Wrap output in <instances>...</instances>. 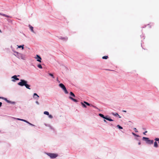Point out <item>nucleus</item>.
Here are the masks:
<instances>
[{"instance_id":"nucleus-4","label":"nucleus","mask_w":159,"mask_h":159,"mask_svg":"<svg viewBox=\"0 0 159 159\" xmlns=\"http://www.w3.org/2000/svg\"><path fill=\"white\" fill-rule=\"evenodd\" d=\"M59 86L62 89L65 94H67L68 93V92L67 90L65 85L63 84L62 83L59 84Z\"/></svg>"},{"instance_id":"nucleus-1","label":"nucleus","mask_w":159,"mask_h":159,"mask_svg":"<svg viewBox=\"0 0 159 159\" xmlns=\"http://www.w3.org/2000/svg\"><path fill=\"white\" fill-rule=\"evenodd\" d=\"M98 115L101 117L103 119H105L106 120L109 121H113L114 120L111 118L108 115H107L105 116L103 114L101 113H99Z\"/></svg>"},{"instance_id":"nucleus-40","label":"nucleus","mask_w":159,"mask_h":159,"mask_svg":"<svg viewBox=\"0 0 159 159\" xmlns=\"http://www.w3.org/2000/svg\"><path fill=\"white\" fill-rule=\"evenodd\" d=\"M35 103H36L38 105H39V102L38 101H36L35 102Z\"/></svg>"},{"instance_id":"nucleus-26","label":"nucleus","mask_w":159,"mask_h":159,"mask_svg":"<svg viewBox=\"0 0 159 159\" xmlns=\"http://www.w3.org/2000/svg\"><path fill=\"white\" fill-rule=\"evenodd\" d=\"M108 58V57L107 56H105L102 57V59H107Z\"/></svg>"},{"instance_id":"nucleus-46","label":"nucleus","mask_w":159,"mask_h":159,"mask_svg":"<svg viewBox=\"0 0 159 159\" xmlns=\"http://www.w3.org/2000/svg\"><path fill=\"white\" fill-rule=\"evenodd\" d=\"M148 25L149 26L150 28H151V27L152 25H150V24H148Z\"/></svg>"},{"instance_id":"nucleus-10","label":"nucleus","mask_w":159,"mask_h":159,"mask_svg":"<svg viewBox=\"0 0 159 159\" xmlns=\"http://www.w3.org/2000/svg\"><path fill=\"white\" fill-rule=\"evenodd\" d=\"M33 98L36 100H38L39 98V96L37 93H34L33 94Z\"/></svg>"},{"instance_id":"nucleus-52","label":"nucleus","mask_w":159,"mask_h":159,"mask_svg":"<svg viewBox=\"0 0 159 159\" xmlns=\"http://www.w3.org/2000/svg\"><path fill=\"white\" fill-rule=\"evenodd\" d=\"M141 46L142 47V43H141Z\"/></svg>"},{"instance_id":"nucleus-44","label":"nucleus","mask_w":159,"mask_h":159,"mask_svg":"<svg viewBox=\"0 0 159 159\" xmlns=\"http://www.w3.org/2000/svg\"><path fill=\"white\" fill-rule=\"evenodd\" d=\"M104 122L107 123V121L105 119H104Z\"/></svg>"},{"instance_id":"nucleus-11","label":"nucleus","mask_w":159,"mask_h":159,"mask_svg":"<svg viewBox=\"0 0 159 159\" xmlns=\"http://www.w3.org/2000/svg\"><path fill=\"white\" fill-rule=\"evenodd\" d=\"M11 118L15 119H16V120H20L21 121H22L24 122H26V120H27L25 119L19 118H16L14 117H11Z\"/></svg>"},{"instance_id":"nucleus-34","label":"nucleus","mask_w":159,"mask_h":159,"mask_svg":"<svg viewBox=\"0 0 159 159\" xmlns=\"http://www.w3.org/2000/svg\"><path fill=\"white\" fill-rule=\"evenodd\" d=\"M0 15H1V16H2L5 17L6 14L2 13H0Z\"/></svg>"},{"instance_id":"nucleus-31","label":"nucleus","mask_w":159,"mask_h":159,"mask_svg":"<svg viewBox=\"0 0 159 159\" xmlns=\"http://www.w3.org/2000/svg\"><path fill=\"white\" fill-rule=\"evenodd\" d=\"M154 140L156 141H158L159 142V138H156L155 139H154Z\"/></svg>"},{"instance_id":"nucleus-13","label":"nucleus","mask_w":159,"mask_h":159,"mask_svg":"<svg viewBox=\"0 0 159 159\" xmlns=\"http://www.w3.org/2000/svg\"><path fill=\"white\" fill-rule=\"evenodd\" d=\"M59 39L62 40H65V41H67L68 40V38L67 37H64L62 36H61L59 37Z\"/></svg>"},{"instance_id":"nucleus-30","label":"nucleus","mask_w":159,"mask_h":159,"mask_svg":"<svg viewBox=\"0 0 159 159\" xmlns=\"http://www.w3.org/2000/svg\"><path fill=\"white\" fill-rule=\"evenodd\" d=\"M140 37L141 38H143V39H144L145 38V36L143 34H142V35H140Z\"/></svg>"},{"instance_id":"nucleus-22","label":"nucleus","mask_w":159,"mask_h":159,"mask_svg":"<svg viewBox=\"0 0 159 159\" xmlns=\"http://www.w3.org/2000/svg\"><path fill=\"white\" fill-rule=\"evenodd\" d=\"M24 45H17L18 46V48H21L23 50L24 49Z\"/></svg>"},{"instance_id":"nucleus-7","label":"nucleus","mask_w":159,"mask_h":159,"mask_svg":"<svg viewBox=\"0 0 159 159\" xmlns=\"http://www.w3.org/2000/svg\"><path fill=\"white\" fill-rule=\"evenodd\" d=\"M46 154L51 158H56L58 156V155L57 153H47Z\"/></svg>"},{"instance_id":"nucleus-38","label":"nucleus","mask_w":159,"mask_h":159,"mask_svg":"<svg viewBox=\"0 0 159 159\" xmlns=\"http://www.w3.org/2000/svg\"><path fill=\"white\" fill-rule=\"evenodd\" d=\"M5 17H7V18H10V17H11V16L7 15H6Z\"/></svg>"},{"instance_id":"nucleus-53","label":"nucleus","mask_w":159,"mask_h":159,"mask_svg":"<svg viewBox=\"0 0 159 159\" xmlns=\"http://www.w3.org/2000/svg\"><path fill=\"white\" fill-rule=\"evenodd\" d=\"M110 125H111V126H112V125H112V124H111Z\"/></svg>"},{"instance_id":"nucleus-41","label":"nucleus","mask_w":159,"mask_h":159,"mask_svg":"<svg viewBox=\"0 0 159 159\" xmlns=\"http://www.w3.org/2000/svg\"><path fill=\"white\" fill-rule=\"evenodd\" d=\"M57 81L58 82V83H60V81H59V80H58V78H57Z\"/></svg>"},{"instance_id":"nucleus-27","label":"nucleus","mask_w":159,"mask_h":159,"mask_svg":"<svg viewBox=\"0 0 159 159\" xmlns=\"http://www.w3.org/2000/svg\"><path fill=\"white\" fill-rule=\"evenodd\" d=\"M43 114L44 115L48 116L49 115V112L48 111H44L43 112Z\"/></svg>"},{"instance_id":"nucleus-12","label":"nucleus","mask_w":159,"mask_h":159,"mask_svg":"<svg viewBox=\"0 0 159 159\" xmlns=\"http://www.w3.org/2000/svg\"><path fill=\"white\" fill-rule=\"evenodd\" d=\"M111 114L116 117H118L119 118H121V116H120L117 113L112 112Z\"/></svg>"},{"instance_id":"nucleus-19","label":"nucleus","mask_w":159,"mask_h":159,"mask_svg":"<svg viewBox=\"0 0 159 159\" xmlns=\"http://www.w3.org/2000/svg\"><path fill=\"white\" fill-rule=\"evenodd\" d=\"M70 96H72L74 98L75 97V94L71 91L70 92Z\"/></svg>"},{"instance_id":"nucleus-33","label":"nucleus","mask_w":159,"mask_h":159,"mask_svg":"<svg viewBox=\"0 0 159 159\" xmlns=\"http://www.w3.org/2000/svg\"><path fill=\"white\" fill-rule=\"evenodd\" d=\"M48 117L49 118L52 119L53 118V116L49 114V115H48Z\"/></svg>"},{"instance_id":"nucleus-23","label":"nucleus","mask_w":159,"mask_h":159,"mask_svg":"<svg viewBox=\"0 0 159 159\" xmlns=\"http://www.w3.org/2000/svg\"><path fill=\"white\" fill-rule=\"evenodd\" d=\"M116 127L119 129H123V127L121 126L120 125H118L116 126Z\"/></svg>"},{"instance_id":"nucleus-29","label":"nucleus","mask_w":159,"mask_h":159,"mask_svg":"<svg viewBox=\"0 0 159 159\" xmlns=\"http://www.w3.org/2000/svg\"><path fill=\"white\" fill-rule=\"evenodd\" d=\"M37 67L40 68V69H42V66L40 64H38L37 66Z\"/></svg>"},{"instance_id":"nucleus-35","label":"nucleus","mask_w":159,"mask_h":159,"mask_svg":"<svg viewBox=\"0 0 159 159\" xmlns=\"http://www.w3.org/2000/svg\"><path fill=\"white\" fill-rule=\"evenodd\" d=\"M7 20L9 22H12V20H11L10 19H7Z\"/></svg>"},{"instance_id":"nucleus-3","label":"nucleus","mask_w":159,"mask_h":159,"mask_svg":"<svg viewBox=\"0 0 159 159\" xmlns=\"http://www.w3.org/2000/svg\"><path fill=\"white\" fill-rule=\"evenodd\" d=\"M142 140L146 142V143L148 144H153L154 143L153 140H150L149 138L143 137L142 138Z\"/></svg>"},{"instance_id":"nucleus-6","label":"nucleus","mask_w":159,"mask_h":159,"mask_svg":"<svg viewBox=\"0 0 159 159\" xmlns=\"http://www.w3.org/2000/svg\"><path fill=\"white\" fill-rule=\"evenodd\" d=\"M0 99H2L4 100L7 103H9L10 104L14 105L16 103V102H15L12 101L10 100H8L7 99V98H4L3 97H0Z\"/></svg>"},{"instance_id":"nucleus-55","label":"nucleus","mask_w":159,"mask_h":159,"mask_svg":"<svg viewBox=\"0 0 159 159\" xmlns=\"http://www.w3.org/2000/svg\"><path fill=\"white\" fill-rule=\"evenodd\" d=\"M142 48H143V49H145L143 47H142Z\"/></svg>"},{"instance_id":"nucleus-32","label":"nucleus","mask_w":159,"mask_h":159,"mask_svg":"<svg viewBox=\"0 0 159 159\" xmlns=\"http://www.w3.org/2000/svg\"><path fill=\"white\" fill-rule=\"evenodd\" d=\"M48 127H49L51 129L53 130H54V129L50 125H48Z\"/></svg>"},{"instance_id":"nucleus-47","label":"nucleus","mask_w":159,"mask_h":159,"mask_svg":"<svg viewBox=\"0 0 159 159\" xmlns=\"http://www.w3.org/2000/svg\"><path fill=\"white\" fill-rule=\"evenodd\" d=\"M146 26H147L146 25H144V26H143L142 28H145L146 27Z\"/></svg>"},{"instance_id":"nucleus-51","label":"nucleus","mask_w":159,"mask_h":159,"mask_svg":"<svg viewBox=\"0 0 159 159\" xmlns=\"http://www.w3.org/2000/svg\"><path fill=\"white\" fill-rule=\"evenodd\" d=\"M12 51L14 52H16V51H14V49H12Z\"/></svg>"},{"instance_id":"nucleus-17","label":"nucleus","mask_w":159,"mask_h":159,"mask_svg":"<svg viewBox=\"0 0 159 159\" xmlns=\"http://www.w3.org/2000/svg\"><path fill=\"white\" fill-rule=\"evenodd\" d=\"M25 87L27 89H31L30 88V85L28 84L27 83L25 85Z\"/></svg>"},{"instance_id":"nucleus-45","label":"nucleus","mask_w":159,"mask_h":159,"mask_svg":"<svg viewBox=\"0 0 159 159\" xmlns=\"http://www.w3.org/2000/svg\"><path fill=\"white\" fill-rule=\"evenodd\" d=\"M138 145H140L141 144V141H139V143H138Z\"/></svg>"},{"instance_id":"nucleus-15","label":"nucleus","mask_w":159,"mask_h":159,"mask_svg":"<svg viewBox=\"0 0 159 159\" xmlns=\"http://www.w3.org/2000/svg\"><path fill=\"white\" fill-rule=\"evenodd\" d=\"M81 104L82 107L83 108H87V105L84 103V101L83 102H81Z\"/></svg>"},{"instance_id":"nucleus-25","label":"nucleus","mask_w":159,"mask_h":159,"mask_svg":"<svg viewBox=\"0 0 159 159\" xmlns=\"http://www.w3.org/2000/svg\"><path fill=\"white\" fill-rule=\"evenodd\" d=\"M48 75L50 76H51L52 78L54 79L55 78V76H54L53 74L52 73H49Z\"/></svg>"},{"instance_id":"nucleus-5","label":"nucleus","mask_w":159,"mask_h":159,"mask_svg":"<svg viewBox=\"0 0 159 159\" xmlns=\"http://www.w3.org/2000/svg\"><path fill=\"white\" fill-rule=\"evenodd\" d=\"M28 83V82L25 80L20 79V82L17 83V84L21 87L25 86L26 83Z\"/></svg>"},{"instance_id":"nucleus-50","label":"nucleus","mask_w":159,"mask_h":159,"mask_svg":"<svg viewBox=\"0 0 159 159\" xmlns=\"http://www.w3.org/2000/svg\"><path fill=\"white\" fill-rule=\"evenodd\" d=\"M142 129H143V130H146V129L145 128H142Z\"/></svg>"},{"instance_id":"nucleus-37","label":"nucleus","mask_w":159,"mask_h":159,"mask_svg":"<svg viewBox=\"0 0 159 159\" xmlns=\"http://www.w3.org/2000/svg\"><path fill=\"white\" fill-rule=\"evenodd\" d=\"M135 139L137 141H140V139L139 138H135Z\"/></svg>"},{"instance_id":"nucleus-43","label":"nucleus","mask_w":159,"mask_h":159,"mask_svg":"<svg viewBox=\"0 0 159 159\" xmlns=\"http://www.w3.org/2000/svg\"><path fill=\"white\" fill-rule=\"evenodd\" d=\"M44 125L46 126H48V125H50L49 124H46L45 123L44 124Z\"/></svg>"},{"instance_id":"nucleus-28","label":"nucleus","mask_w":159,"mask_h":159,"mask_svg":"<svg viewBox=\"0 0 159 159\" xmlns=\"http://www.w3.org/2000/svg\"><path fill=\"white\" fill-rule=\"evenodd\" d=\"M91 107H94V108H96V109H97L99 111H101V110H100V109H99L98 107H96L95 106H94L92 105Z\"/></svg>"},{"instance_id":"nucleus-54","label":"nucleus","mask_w":159,"mask_h":159,"mask_svg":"<svg viewBox=\"0 0 159 159\" xmlns=\"http://www.w3.org/2000/svg\"><path fill=\"white\" fill-rule=\"evenodd\" d=\"M152 25H153V23H152Z\"/></svg>"},{"instance_id":"nucleus-2","label":"nucleus","mask_w":159,"mask_h":159,"mask_svg":"<svg viewBox=\"0 0 159 159\" xmlns=\"http://www.w3.org/2000/svg\"><path fill=\"white\" fill-rule=\"evenodd\" d=\"M14 53H16V54H14V55L19 59L23 60H25V57L24 55L22 53H20L17 52H14Z\"/></svg>"},{"instance_id":"nucleus-9","label":"nucleus","mask_w":159,"mask_h":159,"mask_svg":"<svg viewBox=\"0 0 159 159\" xmlns=\"http://www.w3.org/2000/svg\"><path fill=\"white\" fill-rule=\"evenodd\" d=\"M37 61L39 62H41L42 58L39 55H36V57H34Z\"/></svg>"},{"instance_id":"nucleus-42","label":"nucleus","mask_w":159,"mask_h":159,"mask_svg":"<svg viewBox=\"0 0 159 159\" xmlns=\"http://www.w3.org/2000/svg\"><path fill=\"white\" fill-rule=\"evenodd\" d=\"M2 106V103L0 102V107H1Z\"/></svg>"},{"instance_id":"nucleus-8","label":"nucleus","mask_w":159,"mask_h":159,"mask_svg":"<svg viewBox=\"0 0 159 159\" xmlns=\"http://www.w3.org/2000/svg\"><path fill=\"white\" fill-rule=\"evenodd\" d=\"M20 76V75H14L13 76H12L11 77V78L13 79L11 81L13 82H15L16 81H17L19 80V78L17 77Z\"/></svg>"},{"instance_id":"nucleus-24","label":"nucleus","mask_w":159,"mask_h":159,"mask_svg":"<svg viewBox=\"0 0 159 159\" xmlns=\"http://www.w3.org/2000/svg\"><path fill=\"white\" fill-rule=\"evenodd\" d=\"M25 123H27L29 125H30L31 126H35V125H34L33 124H31V123H30L27 120H26V122Z\"/></svg>"},{"instance_id":"nucleus-39","label":"nucleus","mask_w":159,"mask_h":159,"mask_svg":"<svg viewBox=\"0 0 159 159\" xmlns=\"http://www.w3.org/2000/svg\"><path fill=\"white\" fill-rule=\"evenodd\" d=\"M147 131H145V132H143V134L144 135H146V133H147Z\"/></svg>"},{"instance_id":"nucleus-48","label":"nucleus","mask_w":159,"mask_h":159,"mask_svg":"<svg viewBox=\"0 0 159 159\" xmlns=\"http://www.w3.org/2000/svg\"><path fill=\"white\" fill-rule=\"evenodd\" d=\"M11 49L12 50V49H14L12 47V46H11Z\"/></svg>"},{"instance_id":"nucleus-36","label":"nucleus","mask_w":159,"mask_h":159,"mask_svg":"<svg viewBox=\"0 0 159 159\" xmlns=\"http://www.w3.org/2000/svg\"><path fill=\"white\" fill-rule=\"evenodd\" d=\"M134 130L136 132H138V131L137 130V129L136 128H134Z\"/></svg>"},{"instance_id":"nucleus-16","label":"nucleus","mask_w":159,"mask_h":159,"mask_svg":"<svg viewBox=\"0 0 159 159\" xmlns=\"http://www.w3.org/2000/svg\"><path fill=\"white\" fill-rule=\"evenodd\" d=\"M29 27L30 29V30L33 33H35L34 32V31L33 29L34 28L33 26H32L30 25H29Z\"/></svg>"},{"instance_id":"nucleus-14","label":"nucleus","mask_w":159,"mask_h":159,"mask_svg":"<svg viewBox=\"0 0 159 159\" xmlns=\"http://www.w3.org/2000/svg\"><path fill=\"white\" fill-rule=\"evenodd\" d=\"M69 99H71V100L74 101V102H78V100L77 99L74 98H73L71 96H69Z\"/></svg>"},{"instance_id":"nucleus-20","label":"nucleus","mask_w":159,"mask_h":159,"mask_svg":"<svg viewBox=\"0 0 159 159\" xmlns=\"http://www.w3.org/2000/svg\"><path fill=\"white\" fill-rule=\"evenodd\" d=\"M84 103L87 105V106H91H91H92V104H91L86 101H84Z\"/></svg>"},{"instance_id":"nucleus-49","label":"nucleus","mask_w":159,"mask_h":159,"mask_svg":"<svg viewBox=\"0 0 159 159\" xmlns=\"http://www.w3.org/2000/svg\"><path fill=\"white\" fill-rule=\"evenodd\" d=\"M122 111L123 112H126V110H123Z\"/></svg>"},{"instance_id":"nucleus-21","label":"nucleus","mask_w":159,"mask_h":159,"mask_svg":"<svg viewBox=\"0 0 159 159\" xmlns=\"http://www.w3.org/2000/svg\"><path fill=\"white\" fill-rule=\"evenodd\" d=\"M154 147L156 148H157L158 147L157 143L156 141L154 143Z\"/></svg>"},{"instance_id":"nucleus-18","label":"nucleus","mask_w":159,"mask_h":159,"mask_svg":"<svg viewBox=\"0 0 159 159\" xmlns=\"http://www.w3.org/2000/svg\"><path fill=\"white\" fill-rule=\"evenodd\" d=\"M132 134L134 136H135V137H140V136L139 135V134H135V133H134V132H132Z\"/></svg>"}]
</instances>
